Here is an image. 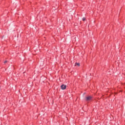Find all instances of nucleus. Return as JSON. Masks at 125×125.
Here are the masks:
<instances>
[{
	"instance_id": "obj_2",
	"label": "nucleus",
	"mask_w": 125,
	"mask_h": 125,
	"mask_svg": "<svg viewBox=\"0 0 125 125\" xmlns=\"http://www.w3.org/2000/svg\"><path fill=\"white\" fill-rule=\"evenodd\" d=\"M61 87L62 89L64 90V89H66V87H67V86L64 84H62L61 86Z\"/></svg>"
},
{
	"instance_id": "obj_1",
	"label": "nucleus",
	"mask_w": 125,
	"mask_h": 125,
	"mask_svg": "<svg viewBox=\"0 0 125 125\" xmlns=\"http://www.w3.org/2000/svg\"><path fill=\"white\" fill-rule=\"evenodd\" d=\"M92 99V97L89 96L88 97H86L85 100L86 101H90Z\"/></svg>"
},
{
	"instance_id": "obj_4",
	"label": "nucleus",
	"mask_w": 125,
	"mask_h": 125,
	"mask_svg": "<svg viewBox=\"0 0 125 125\" xmlns=\"http://www.w3.org/2000/svg\"><path fill=\"white\" fill-rule=\"evenodd\" d=\"M82 20L83 21H85V18H83Z\"/></svg>"
},
{
	"instance_id": "obj_5",
	"label": "nucleus",
	"mask_w": 125,
	"mask_h": 125,
	"mask_svg": "<svg viewBox=\"0 0 125 125\" xmlns=\"http://www.w3.org/2000/svg\"><path fill=\"white\" fill-rule=\"evenodd\" d=\"M7 62V61H5L4 62V63H6Z\"/></svg>"
},
{
	"instance_id": "obj_3",
	"label": "nucleus",
	"mask_w": 125,
	"mask_h": 125,
	"mask_svg": "<svg viewBox=\"0 0 125 125\" xmlns=\"http://www.w3.org/2000/svg\"><path fill=\"white\" fill-rule=\"evenodd\" d=\"M78 66V67H80V63H75V66Z\"/></svg>"
}]
</instances>
